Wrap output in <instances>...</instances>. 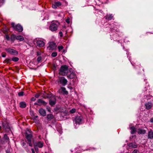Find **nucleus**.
<instances>
[{"instance_id":"f257e3e1","label":"nucleus","mask_w":153,"mask_h":153,"mask_svg":"<svg viewBox=\"0 0 153 153\" xmlns=\"http://www.w3.org/2000/svg\"><path fill=\"white\" fill-rule=\"evenodd\" d=\"M31 131L28 129L25 133V137L27 140V143L29 145L32 147V144L31 143V140L32 138V135L31 134Z\"/></svg>"},{"instance_id":"f03ea898","label":"nucleus","mask_w":153,"mask_h":153,"mask_svg":"<svg viewBox=\"0 0 153 153\" xmlns=\"http://www.w3.org/2000/svg\"><path fill=\"white\" fill-rule=\"evenodd\" d=\"M68 71V67L66 65L62 66L60 68L59 73L63 76L67 75Z\"/></svg>"},{"instance_id":"7ed1b4c3","label":"nucleus","mask_w":153,"mask_h":153,"mask_svg":"<svg viewBox=\"0 0 153 153\" xmlns=\"http://www.w3.org/2000/svg\"><path fill=\"white\" fill-rule=\"evenodd\" d=\"M56 82L58 84H61L62 86H64L67 84L68 81L66 79L64 78V77H59L56 80Z\"/></svg>"},{"instance_id":"20e7f679","label":"nucleus","mask_w":153,"mask_h":153,"mask_svg":"<svg viewBox=\"0 0 153 153\" xmlns=\"http://www.w3.org/2000/svg\"><path fill=\"white\" fill-rule=\"evenodd\" d=\"M2 126L3 129L5 130L6 132H9L11 130L10 127L9 126V123L7 121H4L2 122Z\"/></svg>"},{"instance_id":"39448f33","label":"nucleus","mask_w":153,"mask_h":153,"mask_svg":"<svg viewBox=\"0 0 153 153\" xmlns=\"http://www.w3.org/2000/svg\"><path fill=\"white\" fill-rule=\"evenodd\" d=\"M11 26L14 30H16L18 32H21L23 30L22 27L19 24L15 25V24L14 22L11 23Z\"/></svg>"},{"instance_id":"423d86ee","label":"nucleus","mask_w":153,"mask_h":153,"mask_svg":"<svg viewBox=\"0 0 153 153\" xmlns=\"http://www.w3.org/2000/svg\"><path fill=\"white\" fill-rule=\"evenodd\" d=\"M56 99L55 96L52 97L49 100V104L51 106L53 107L56 103Z\"/></svg>"},{"instance_id":"0eeeda50","label":"nucleus","mask_w":153,"mask_h":153,"mask_svg":"<svg viewBox=\"0 0 153 153\" xmlns=\"http://www.w3.org/2000/svg\"><path fill=\"white\" fill-rule=\"evenodd\" d=\"M57 25L54 22H52L49 26V29L52 31H56L57 29Z\"/></svg>"},{"instance_id":"6e6552de","label":"nucleus","mask_w":153,"mask_h":153,"mask_svg":"<svg viewBox=\"0 0 153 153\" xmlns=\"http://www.w3.org/2000/svg\"><path fill=\"white\" fill-rule=\"evenodd\" d=\"M5 50L8 53L12 55H16L18 54V52L16 50L10 48H7L5 49Z\"/></svg>"},{"instance_id":"1a4fd4ad","label":"nucleus","mask_w":153,"mask_h":153,"mask_svg":"<svg viewBox=\"0 0 153 153\" xmlns=\"http://www.w3.org/2000/svg\"><path fill=\"white\" fill-rule=\"evenodd\" d=\"M83 117L81 116H77L75 117V120L76 124H79L81 123Z\"/></svg>"},{"instance_id":"9d476101","label":"nucleus","mask_w":153,"mask_h":153,"mask_svg":"<svg viewBox=\"0 0 153 153\" xmlns=\"http://www.w3.org/2000/svg\"><path fill=\"white\" fill-rule=\"evenodd\" d=\"M56 48V44L53 42H50L49 44V46L48 48L49 50H53L55 49Z\"/></svg>"},{"instance_id":"9b49d317","label":"nucleus","mask_w":153,"mask_h":153,"mask_svg":"<svg viewBox=\"0 0 153 153\" xmlns=\"http://www.w3.org/2000/svg\"><path fill=\"white\" fill-rule=\"evenodd\" d=\"M147 135L148 139H153V131L152 129H150L148 131Z\"/></svg>"},{"instance_id":"f8f14e48","label":"nucleus","mask_w":153,"mask_h":153,"mask_svg":"<svg viewBox=\"0 0 153 153\" xmlns=\"http://www.w3.org/2000/svg\"><path fill=\"white\" fill-rule=\"evenodd\" d=\"M61 90V93L63 95H68V92L66 90V88L65 87H61L60 89L59 90V93H60V91Z\"/></svg>"},{"instance_id":"ddd939ff","label":"nucleus","mask_w":153,"mask_h":153,"mask_svg":"<svg viewBox=\"0 0 153 153\" xmlns=\"http://www.w3.org/2000/svg\"><path fill=\"white\" fill-rule=\"evenodd\" d=\"M53 94L52 93L50 92H49L48 93H45L43 95V97L45 98H51V97H52Z\"/></svg>"},{"instance_id":"4468645a","label":"nucleus","mask_w":153,"mask_h":153,"mask_svg":"<svg viewBox=\"0 0 153 153\" xmlns=\"http://www.w3.org/2000/svg\"><path fill=\"white\" fill-rule=\"evenodd\" d=\"M37 45L39 47H43L45 45V43L43 41L38 40L36 42Z\"/></svg>"},{"instance_id":"2eb2a0df","label":"nucleus","mask_w":153,"mask_h":153,"mask_svg":"<svg viewBox=\"0 0 153 153\" xmlns=\"http://www.w3.org/2000/svg\"><path fill=\"white\" fill-rule=\"evenodd\" d=\"M37 102L38 103V105L39 106H40L42 105H43L45 106L47 104V102L40 99H39L38 100Z\"/></svg>"},{"instance_id":"dca6fc26","label":"nucleus","mask_w":153,"mask_h":153,"mask_svg":"<svg viewBox=\"0 0 153 153\" xmlns=\"http://www.w3.org/2000/svg\"><path fill=\"white\" fill-rule=\"evenodd\" d=\"M145 106L146 109L149 110L152 108V105L151 102H149L146 103L145 105Z\"/></svg>"},{"instance_id":"f3484780","label":"nucleus","mask_w":153,"mask_h":153,"mask_svg":"<svg viewBox=\"0 0 153 153\" xmlns=\"http://www.w3.org/2000/svg\"><path fill=\"white\" fill-rule=\"evenodd\" d=\"M62 4L59 1L55 2L54 4H52V7L53 8H56L57 7H59Z\"/></svg>"},{"instance_id":"a211bd4d","label":"nucleus","mask_w":153,"mask_h":153,"mask_svg":"<svg viewBox=\"0 0 153 153\" xmlns=\"http://www.w3.org/2000/svg\"><path fill=\"white\" fill-rule=\"evenodd\" d=\"M128 146L129 147L135 149L137 148V146L135 143H130L128 144Z\"/></svg>"},{"instance_id":"6ab92c4d","label":"nucleus","mask_w":153,"mask_h":153,"mask_svg":"<svg viewBox=\"0 0 153 153\" xmlns=\"http://www.w3.org/2000/svg\"><path fill=\"white\" fill-rule=\"evenodd\" d=\"M39 112L40 114L43 116H45L46 115V112L45 111L43 108L40 109L39 110Z\"/></svg>"},{"instance_id":"aec40b11","label":"nucleus","mask_w":153,"mask_h":153,"mask_svg":"<svg viewBox=\"0 0 153 153\" xmlns=\"http://www.w3.org/2000/svg\"><path fill=\"white\" fill-rule=\"evenodd\" d=\"M137 132L139 134H144L146 133V130L141 128H139L137 129Z\"/></svg>"},{"instance_id":"412c9836","label":"nucleus","mask_w":153,"mask_h":153,"mask_svg":"<svg viewBox=\"0 0 153 153\" xmlns=\"http://www.w3.org/2000/svg\"><path fill=\"white\" fill-rule=\"evenodd\" d=\"M35 146L39 148H42L43 146V143L41 141H38L37 142L34 143Z\"/></svg>"},{"instance_id":"4be33fe9","label":"nucleus","mask_w":153,"mask_h":153,"mask_svg":"<svg viewBox=\"0 0 153 153\" xmlns=\"http://www.w3.org/2000/svg\"><path fill=\"white\" fill-rule=\"evenodd\" d=\"M54 117V116L52 114H49L47 115V120L48 121L51 120L53 119Z\"/></svg>"},{"instance_id":"5701e85b","label":"nucleus","mask_w":153,"mask_h":153,"mask_svg":"<svg viewBox=\"0 0 153 153\" xmlns=\"http://www.w3.org/2000/svg\"><path fill=\"white\" fill-rule=\"evenodd\" d=\"M113 18V16H112V14H109L108 15L107 14V15L105 16L106 19L109 20H111Z\"/></svg>"},{"instance_id":"b1692460","label":"nucleus","mask_w":153,"mask_h":153,"mask_svg":"<svg viewBox=\"0 0 153 153\" xmlns=\"http://www.w3.org/2000/svg\"><path fill=\"white\" fill-rule=\"evenodd\" d=\"M130 129L131 130V133L132 134H134L136 132V128L134 126L131 127Z\"/></svg>"},{"instance_id":"393cba45","label":"nucleus","mask_w":153,"mask_h":153,"mask_svg":"<svg viewBox=\"0 0 153 153\" xmlns=\"http://www.w3.org/2000/svg\"><path fill=\"white\" fill-rule=\"evenodd\" d=\"M20 107L21 108H25L26 106V103L24 102H21L19 103Z\"/></svg>"},{"instance_id":"a878e982","label":"nucleus","mask_w":153,"mask_h":153,"mask_svg":"<svg viewBox=\"0 0 153 153\" xmlns=\"http://www.w3.org/2000/svg\"><path fill=\"white\" fill-rule=\"evenodd\" d=\"M16 39L20 41H22L24 40V38L23 36H18L16 37Z\"/></svg>"},{"instance_id":"bb28decb","label":"nucleus","mask_w":153,"mask_h":153,"mask_svg":"<svg viewBox=\"0 0 153 153\" xmlns=\"http://www.w3.org/2000/svg\"><path fill=\"white\" fill-rule=\"evenodd\" d=\"M3 139L6 142H8L9 140V137L7 136V135L6 134L4 135Z\"/></svg>"},{"instance_id":"cd10ccee","label":"nucleus","mask_w":153,"mask_h":153,"mask_svg":"<svg viewBox=\"0 0 153 153\" xmlns=\"http://www.w3.org/2000/svg\"><path fill=\"white\" fill-rule=\"evenodd\" d=\"M19 60V58L17 57H13L12 59V61L16 62L18 61Z\"/></svg>"},{"instance_id":"c85d7f7f","label":"nucleus","mask_w":153,"mask_h":153,"mask_svg":"<svg viewBox=\"0 0 153 153\" xmlns=\"http://www.w3.org/2000/svg\"><path fill=\"white\" fill-rule=\"evenodd\" d=\"M57 55V53L56 52H53L51 54V56L53 57H55Z\"/></svg>"},{"instance_id":"c756f323","label":"nucleus","mask_w":153,"mask_h":153,"mask_svg":"<svg viewBox=\"0 0 153 153\" xmlns=\"http://www.w3.org/2000/svg\"><path fill=\"white\" fill-rule=\"evenodd\" d=\"M26 142H23L22 143V145L24 147V148L25 149H27V146L26 147L25 146V145H26Z\"/></svg>"},{"instance_id":"7c9ffc66","label":"nucleus","mask_w":153,"mask_h":153,"mask_svg":"<svg viewBox=\"0 0 153 153\" xmlns=\"http://www.w3.org/2000/svg\"><path fill=\"white\" fill-rule=\"evenodd\" d=\"M24 92L23 91H21L18 93V95L19 96H22L24 95Z\"/></svg>"},{"instance_id":"2f4dec72","label":"nucleus","mask_w":153,"mask_h":153,"mask_svg":"<svg viewBox=\"0 0 153 153\" xmlns=\"http://www.w3.org/2000/svg\"><path fill=\"white\" fill-rule=\"evenodd\" d=\"M76 111V110L75 109L73 108L70 111V112L72 114V113H75V112Z\"/></svg>"},{"instance_id":"473e14b6","label":"nucleus","mask_w":153,"mask_h":153,"mask_svg":"<svg viewBox=\"0 0 153 153\" xmlns=\"http://www.w3.org/2000/svg\"><path fill=\"white\" fill-rule=\"evenodd\" d=\"M63 48V47L62 46H59L58 47V49L59 51L62 50Z\"/></svg>"},{"instance_id":"72a5a7b5","label":"nucleus","mask_w":153,"mask_h":153,"mask_svg":"<svg viewBox=\"0 0 153 153\" xmlns=\"http://www.w3.org/2000/svg\"><path fill=\"white\" fill-rule=\"evenodd\" d=\"M34 149L36 150V153H38V149L37 148V146H35V144H34Z\"/></svg>"},{"instance_id":"f704fd0d","label":"nucleus","mask_w":153,"mask_h":153,"mask_svg":"<svg viewBox=\"0 0 153 153\" xmlns=\"http://www.w3.org/2000/svg\"><path fill=\"white\" fill-rule=\"evenodd\" d=\"M139 152V151L137 150V149H134L133 152L132 153H137Z\"/></svg>"},{"instance_id":"c9c22d12","label":"nucleus","mask_w":153,"mask_h":153,"mask_svg":"<svg viewBox=\"0 0 153 153\" xmlns=\"http://www.w3.org/2000/svg\"><path fill=\"white\" fill-rule=\"evenodd\" d=\"M70 18H68L66 20V22L67 23L69 24L70 23Z\"/></svg>"},{"instance_id":"e433bc0d","label":"nucleus","mask_w":153,"mask_h":153,"mask_svg":"<svg viewBox=\"0 0 153 153\" xmlns=\"http://www.w3.org/2000/svg\"><path fill=\"white\" fill-rule=\"evenodd\" d=\"M39 96H40V94H36L35 95V97H36V98H38L39 97Z\"/></svg>"},{"instance_id":"4c0bfd02","label":"nucleus","mask_w":153,"mask_h":153,"mask_svg":"<svg viewBox=\"0 0 153 153\" xmlns=\"http://www.w3.org/2000/svg\"><path fill=\"white\" fill-rule=\"evenodd\" d=\"M41 59L42 58H41V57L40 56V57H38L37 58V60H38V62H40L41 60Z\"/></svg>"},{"instance_id":"58836bf2","label":"nucleus","mask_w":153,"mask_h":153,"mask_svg":"<svg viewBox=\"0 0 153 153\" xmlns=\"http://www.w3.org/2000/svg\"><path fill=\"white\" fill-rule=\"evenodd\" d=\"M41 54V53L40 52L38 51L37 52V56H39Z\"/></svg>"},{"instance_id":"ea45409f","label":"nucleus","mask_w":153,"mask_h":153,"mask_svg":"<svg viewBox=\"0 0 153 153\" xmlns=\"http://www.w3.org/2000/svg\"><path fill=\"white\" fill-rule=\"evenodd\" d=\"M31 150L32 152V153H35V150L33 149H31Z\"/></svg>"},{"instance_id":"a19ab883","label":"nucleus","mask_w":153,"mask_h":153,"mask_svg":"<svg viewBox=\"0 0 153 153\" xmlns=\"http://www.w3.org/2000/svg\"><path fill=\"white\" fill-rule=\"evenodd\" d=\"M70 75L71 76H75V74L74 73L72 72V73H71Z\"/></svg>"},{"instance_id":"79ce46f5","label":"nucleus","mask_w":153,"mask_h":153,"mask_svg":"<svg viewBox=\"0 0 153 153\" xmlns=\"http://www.w3.org/2000/svg\"><path fill=\"white\" fill-rule=\"evenodd\" d=\"M59 35H60V36L61 37H62V32H59Z\"/></svg>"},{"instance_id":"37998d69","label":"nucleus","mask_w":153,"mask_h":153,"mask_svg":"<svg viewBox=\"0 0 153 153\" xmlns=\"http://www.w3.org/2000/svg\"><path fill=\"white\" fill-rule=\"evenodd\" d=\"M150 122L152 123H153V117L150 119Z\"/></svg>"},{"instance_id":"c03bdc74","label":"nucleus","mask_w":153,"mask_h":153,"mask_svg":"<svg viewBox=\"0 0 153 153\" xmlns=\"http://www.w3.org/2000/svg\"><path fill=\"white\" fill-rule=\"evenodd\" d=\"M4 2V0H0V4H2Z\"/></svg>"},{"instance_id":"a18cd8bd","label":"nucleus","mask_w":153,"mask_h":153,"mask_svg":"<svg viewBox=\"0 0 153 153\" xmlns=\"http://www.w3.org/2000/svg\"><path fill=\"white\" fill-rule=\"evenodd\" d=\"M35 100H36V99L33 97L31 99V100L33 101H35Z\"/></svg>"},{"instance_id":"49530a36","label":"nucleus","mask_w":153,"mask_h":153,"mask_svg":"<svg viewBox=\"0 0 153 153\" xmlns=\"http://www.w3.org/2000/svg\"><path fill=\"white\" fill-rule=\"evenodd\" d=\"M2 56L3 57H5L6 56V55L5 54H2Z\"/></svg>"},{"instance_id":"de8ad7c7","label":"nucleus","mask_w":153,"mask_h":153,"mask_svg":"<svg viewBox=\"0 0 153 153\" xmlns=\"http://www.w3.org/2000/svg\"><path fill=\"white\" fill-rule=\"evenodd\" d=\"M38 117V116L36 115L35 116V118H36Z\"/></svg>"},{"instance_id":"09e8293b","label":"nucleus","mask_w":153,"mask_h":153,"mask_svg":"<svg viewBox=\"0 0 153 153\" xmlns=\"http://www.w3.org/2000/svg\"><path fill=\"white\" fill-rule=\"evenodd\" d=\"M48 111L49 112H51V110L50 109H48Z\"/></svg>"},{"instance_id":"8fccbe9b","label":"nucleus","mask_w":153,"mask_h":153,"mask_svg":"<svg viewBox=\"0 0 153 153\" xmlns=\"http://www.w3.org/2000/svg\"><path fill=\"white\" fill-rule=\"evenodd\" d=\"M35 105H38V104L36 103H35Z\"/></svg>"},{"instance_id":"3c124183","label":"nucleus","mask_w":153,"mask_h":153,"mask_svg":"<svg viewBox=\"0 0 153 153\" xmlns=\"http://www.w3.org/2000/svg\"><path fill=\"white\" fill-rule=\"evenodd\" d=\"M6 153H10V152H7V151H6Z\"/></svg>"},{"instance_id":"603ef678","label":"nucleus","mask_w":153,"mask_h":153,"mask_svg":"<svg viewBox=\"0 0 153 153\" xmlns=\"http://www.w3.org/2000/svg\"><path fill=\"white\" fill-rule=\"evenodd\" d=\"M65 51V50H63V52H64Z\"/></svg>"},{"instance_id":"864d4df0","label":"nucleus","mask_w":153,"mask_h":153,"mask_svg":"<svg viewBox=\"0 0 153 153\" xmlns=\"http://www.w3.org/2000/svg\"><path fill=\"white\" fill-rule=\"evenodd\" d=\"M13 36H14V37H15V35H13Z\"/></svg>"},{"instance_id":"5fc2aeb1","label":"nucleus","mask_w":153,"mask_h":153,"mask_svg":"<svg viewBox=\"0 0 153 153\" xmlns=\"http://www.w3.org/2000/svg\"><path fill=\"white\" fill-rule=\"evenodd\" d=\"M70 78V79H73V78H71V77Z\"/></svg>"}]
</instances>
